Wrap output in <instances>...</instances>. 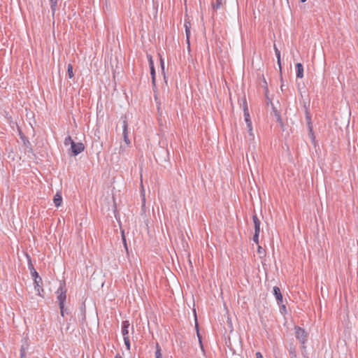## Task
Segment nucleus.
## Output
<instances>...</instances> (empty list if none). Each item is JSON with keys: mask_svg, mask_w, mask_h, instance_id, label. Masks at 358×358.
<instances>
[{"mask_svg": "<svg viewBox=\"0 0 358 358\" xmlns=\"http://www.w3.org/2000/svg\"><path fill=\"white\" fill-rule=\"evenodd\" d=\"M129 322L127 320H124L122 322V334L123 337L124 336H129Z\"/></svg>", "mask_w": 358, "mask_h": 358, "instance_id": "9", "label": "nucleus"}, {"mask_svg": "<svg viewBox=\"0 0 358 358\" xmlns=\"http://www.w3.org/2000/svg\"><path fill=\"white\" fill-rule=\"evenodd\" d=\"M296 78H302L303 76V66L301 63L296 64Z\"/></svg>", "mask_w": 358, "mask_h": 358, "instance_id": "12", "label": "nucleus"}, {"mask_svg": "<svg viewBox=\"0 0 358 358\" xmlns=\"http://www.w3.org/2000/svg\"><path fill=\"white\" fill-rule=\"evenodd\" d=\"M155 357L156 358H162V355L161 353V349H160V347L159 346L158 343H157V345H156Z\"/></svg>", "mask_w": 358, "mask_h": 358, "instance_id": "19", "label": "nucleus"}, {"mask_svg": "<svg viewBox=\"0 0 358 358\" xmlns=\"http://www.w3.org/2000/svg\"><path fill=\"white\" fill-rule=\"evenodd\" d=\"M259 232H255V234L252 238L253 241L257 245H259Z\"/></svg>", "mask_w": 358, "mask_h": 358, "instance_id": "26", "label": "nucleus"}, {"mask_svg": "<svg viewBox=\"0 0 358 358\" xmlns=\"http://www.w3.org/2000/svg\"><path fill=\"white\" fill-rule=\"evenodd\" d=\"M273 293L276 299L278 304L280 305L283 301H282V295L281 294L280 288L278 287L275 286L273 289Z\"/></svg>", "mask_w": 358, "mask_h": 358, "instance_id": "7", "label": "nucleus"}, {"mask_svg": "<svg viewBox=\"0 0 358 358\" xmlns=\"http://www.w3.org/2000/svg\"><path fill=\"white\" fill-rule=\"evenodd\" d=\"M185 31H186L187 41H189V35L190 31H189V28L187 27V24H185Z\"/></svg>", "mask_w": 358, "mask_h": 358, "instance_id": "31", "label": "nucleus"}, {"mask_svg": "<svg viewBox=\"0 0 358 358\" xmlns=\"http://www.w3.org/2000/svg\"><path fill=\"white\" fill-rule=\"evenodd\" d=\"M72 142H74V141H73L71 137L70 136H69L65 138L64 143L65 145H69V144L71 145H72Z\"/></svg>", "mask_w": 358, "mask_h": 358, "instance_id": "24", "label": "nucleus"}, {"mask_svg": "<svg viewBox=\"0 0 358 358\" xmlns=\"http://www.w3.org/2000/svg\"><path fill=\"white\" fill-rule=\"evenodd\" d=\"M115 358H122V357L120 354H117Z\"/></svg>", "mask_w": 358, "mask_h": 358, "instance_id": "37", "label": "nucleus"}, {"mask_svg": "<svg viewBox=\"0 0 358 358\" xmlns=\"http://www.w3.org/2000/svg\"><path fill=\"white\" fill-rule=\"evenodd\" d=\"M222 5V0H216L215 3H213V8L214 10H217L220 8Z\"/></svg>", "mask_w": 358, "mask_h": 358, "instance_id": "22", "label": "nucleus"}, {"mask_svg": "<svg viewBox=\"0 0 358 358\" xmlns=\"http://www.w3.org/2000/svg\"><path fill=\"white\" fill-rule=\"evenodd\" d=\"M66 313H68L67 311H66V309H65V308L64 307V315Z\"/></svg>", "mask_w": 358, "mask_h": 358, "instance_id": "38", "label": "nucleus"}, {"mask_svg": "<svg viewBox=\"0 0 358 358\" xmlns=\"http://www.w3.org/2000/svg\"><path fill=\"white\" fill-rule=\"evenodd\" d=\"M260 84L266 91L268 90L267 83L264 76H262V83Z\"/></svg>", "mask_w": 358, "mask_h": 358, "instance_id": "27", "label": "nucleus"}, {"mask_svg": "<svg viewBox=\"0 0 358 358\" xmlns=\"http://www.w3.org/2000/svg\"><path fill=\"white\" fill-rule=\"evenodd\" d=\"M67 74L69 78H72L73 77V66L71 64H69L68 65Z\"/></svg>", "mask_w": 358, "mask_h": 358, "instance_id": "18", "label": "nucleus"}, {"mask_svg": "<svg viewBox=\"0 0 358 358\" xmlns=\"http://www.w3.org/2000/svg\"><path fill=\"white\" fill-rule=\"evenodd\" d=\"M150 74H151L152 77H154V76H155V67H154L153 62H152L151 57L150 59Z\"/></svg>", "mask_w": 358, "mask_h": 358, "instance_id": "21", "label": "nucleus"}, {"mask_svg": "<svg viewBox=\"0 0 358 358\" xmlns=\"http://www.w3.org/2000/svg\"><path fill=\"white\" fill-rule=\"evenodd\" d=\"M243 111H244V117H245V121L246 122V125L250 126V124L252 123V121L250 120V114H249V111H248L246 103H244Z\"/></svg>", "mask_w": 358, "mask_h": 358, "instance_id": "10", "label": "nucleus"}, {"mask_svg": "<svg viewBox=\"0 0 358 358\" xmlns=\"http://www.w3.org/2000/svg\"><path fill=\"white\" fill-rule=\"evenodd\" d=\"M256 357H257V358H264V357H263V356H262V354H261V352H257L256 353Z\"/></svg>", "mask_w": 358, "mask_h": 358, "instance_id": "34", "label": "nucleus"}, {"mask_svg": "<svg viewBox=\"0 0 358 358\" xmlns=\"http://www.w3.org/2000/svg\"><path fill=\"white\" fill-rule=\"evenodd\" d=\"M34 280V287L35 289L37 291V294L38 296H43L42 293L43 292V289L42 288L43 285V280L42 278L38 275L37 278L36 277L33 278Z\"/></svg>", "mask_w": 358, "mask_h": 358, "instance_id": "5", "label": "nucleus"}, {"mask_svg": "<svg viewBox=\"0 0 358 358\" xmlns=\"http://www.w3.org/2000/svg\"><path fill=\"white\" fill-rule=\"evenodd\" d=\"M247 129H248V134L250 136V138L252 139L254 138V134L252 133V123L250 124V126L247 125Z\"/></svg>", "mask_w": 358, "mask_h": 358, "instance_id": "23", "label": "nucleus"}, {"mask_svg": "<svg viewBox=\"0 0 358 358\" xmlns=\"http://www.w3.org/2000/svg\"><path fill=\"white\" fill-rule=\"evenodd\" d=\"M294 330L296 339L299 341L301 345L306 344L308 337V334L306 331L300 327H295Z\"/></svg>", "mask_w": 358, "mask_h": 358, "instance_id": "2", "label": "nucleus"}, {"mask_svg": "<svg viewBox=\"0 0 358 358\" xmlns=\"http://www.w3.org/2000/svg\"><path fill=\"white\" fill-rule=\"evenodd\" d=\"M301 355L303 358H309L306 344L301 345Z\"/></svg>", "mask_w": 358, "mask_h": 358, "instance_id": "17", "label": "nucleus"}, {"mask_svg": "<svg viewBox=\"0 0 358 358\" xmlns=\"http://www.w3.org/2000/svg\"><path fill=\"white\" fill-rule=\"evenodd\" d=\"M252 220L254 223L255 232H260V220L256 214L253 215Z\"/></svg>", "mask_w": 358, "mask_h": 358, "instance_id": "11", "label": "nucleus"}, {"mask_svg": "<svg viewBox=\"0 0 358 358\" xmlns=\"http://www.w3.org/2000/svg\"><path fill=\"white\" fill-rule=\"evenodd\" d=\"M280 306V310L281 313H284L286 312V306L285 305L282 304V303L279 305Z\"/></svg>", "mask_w": 358, "mask_h": 358, "instance_id": "29", "label": "nucleus"}, {"mask_svg": "<svg viewBox=\"0 0 358 358\" xmlns=\"http://www.w3.org/2000/svg\"><path fill=\"white\" fill-rule=\"evenodd\" d=\"M196 329H198V324H196ZM197 336H198V338H199V340L200 345H201V346L202 347V344H201V336H200V334H199V330H197Z\"/></svg>", "mask_w": 358, "mask_h": 358, "instance_id": "32", "label": "nucleus"}, {"mask_svg": "<svg viewBox=\"0 0 358 358\" xmlns=\"http://www.w3.org/2000/svg\"><path fill=\"white\" fill-rule=\"evenodd\" d=\"M289 355L290 358H298L296 354V348L294 345H290L288 349Z\"/></svg>", "mask_w": 358, "mask_h": 358, "instance_id": "13", "label": "nucleus"}, {"mask_svg": "<svg viewBox=\"0 0 358 358\" xmlns=\"http://www.w3.org/2000/svg\"><path fill=\"white\" fill-rule=\"evenodd\" d=\"M257 252L259 255H264L265 250L260 245H258Z\"/></svg>", "mask_w": 358, "mask_h": 358, "instance_id": "30", "label": "nucleus"}, {"mask_svg": "<svg viewBox=\"0 0 358 358\" xmlns=\"http://www.w3.org/2000/svg\"><path fill=\"white\" fill-rule=\"evenodd\" d=\"M27 258H28V267H29V269L30 271V273L32 276V278H34V277H38V272L36 271V269L34 268L32 263H31V258L29 255H27Z\"/></svg>", "mask_w": 358, "mask_h": 358, "instance_id": "8", "label": "nucleus"}, {"mask_svg": "<svg viewBox=\"0 0 358 358\" xmlns=\"http://www.w3.org/2000/svg\"><path fill=\"white\" fill-rule=\"evenodd\" d=\"M123 149V147L122 145L120 146V150H122Z\"/></svg>", "mask_w": 358, "mask_h": 358, "instance_id": "40", "label": "nucleus"}, {"mask_svg": "<svg viewBox=\"0 0 358 358\" xmlns=\"http://www.w3.org/2000/svg\"><path fill=\"white\" fill-rule=\"evenodd\" d=\"M85 149V145L83 143H75L72 142V145H71V155L73 156H76L81 153Z\"/></svg>", "mask_w": 358, "mask_h": 358, "instance_id": "3", "label": "nucleus"}, {"mask_svg": "<svg viewBox=\"0 0 358 358\" xmlns=\"http://www.w3.org/2000/svg\"><path fill=\"white\" fill-rule=\"evenodd\" d=\"M123 339H124V344L127 347V349L130 350V341H129V336H124V337H123Z\"/></svg>", "mask_w": 358, "mask_h": 358, "instance_id": "25", "label": "nucleus"}, {"mask_svg": "<svg viewBox=\"0 0 358 358\" xmlns=\"http://www.w3.org/2000/svg\"><path fill=\"white\" fill-rule=\"evenodd\" d=\"M161 66H162V70L164 71V61L162 59H161Z\"/></svg>", "mask_w": 358, "mask_h": 358, "instance_id": "36", "label": "nucleus"}, {"mask_svg": "<svg viewBox=\"0 0 358 358\" xmlns=\"http://www.w3.org/2000/svg\"><path fill=\"white\" fill-rule=\"evenodd\" d=\"M20 358H26L25 348L22 345L20 349Z\"/></svg>", "mask_w": 358, "mask_h": 358, "instance_id": "28", "label": "nucleus"}, {"mask_svg": "<svg viewBox=\"0 0 358 358\" xmlns=\"http://www.w3.org/2000/svg\"><path fill=\"white\" fill-rule=\"evenodd\" d=\"M275 116L276 117L277 122L280 124L281 127L283 128L284 123L282 119L280 117V113L277 110H274Z\"/></svg>", "mask_w": 358, "mask_h": 358, "instance_id": "16", "label": "nucleus"}, {"mask_svg": "<svg viewBox=\"0 0 358 358\" xmlns=\"http://www.w3.org/2000/svg\"><path fill=\"white\" fill-rule=\"evenodd\" d=\"M152 83L154 86H155V76L152 77Z\"/></svg>", "mask_w": 358, "mask_h": 358, "instance_id": "35", "label": "nucleus"}, {"mask_svg": "<svg viewBox=\"0 0 358 358\" xmlns=\"http://www.w3.org/2000/svg\"><path fill=\"white\" fill-rule=\"evenodd\" d=\"M57 5V0H50V8L53 13L55 12Z\"/></svg>", "mask_w": 358, "mask_h": 358, "instance_id": "20", "label": "nucleus"}, {"mask_svg": "<svg viewBox=\"0 0 358 358\" xmlns=\"http://www.w3.org/2000/svg\"><path fill=\"white\" fill-rule=\"evenodd\" d=\"M274 50L275 54L278 59V64L279 66L280 70H281V62H280V51L277 48L276 45L274 44Z\"/></svg>", "mask_w": 358, "mask_h": 358, "instance_id": "15", "label": "nucleus"}, {"mask_svg": "<svg viewBox=\"0 0 358 358\" xmlns=\"http://www.w3.org/2000/svg\"><path fill=\"white\" fill-rule=\"evenodd\" d=\"M122 241H123V243L124 245L125 248L127 250V243H126V239H125V236H124V234H122Z\"/></svg>", "mask_w": 358, "mask_h": 358, "instance_id": "33", "label": "nucleus"}, {"mask_svg": "<svg viewBox=\"0 0 358 358\" xmlns=\"http://www.w3.org/2000/svg\"><path fill=\"white\" fill-rule=\"evenodd\" d=\"M122 134H123V138L124 141L126 143L127 145L130 144V140L129 139V131H128V123L127 120V117H122Z\"/></svg>", "mask_w": 358, "mask_h": 358, "instance_id": "4", "label": "nucleus"}, {"mask_svg": "<svg viewBox=\"0 0 358 358\" xmlns=\"http://www.w3.org/2000/svg\"><path fill=\"white\" fill-rule=\"evenodd\" d=\"M300 1H301V2H303H303H305V1H306V0H300Z\"/></svg>", "mask_w": 358, "mask_h": 358, "instance_id": "39", "label": "nucleus"}, {"mask_svg": "<svg viewBox=\"0 0 358 358\" xmlns=\"http://www.w3.org/2000/svg\"><path fill=\"white\" fill-rule=\"evenodd\" d=\"M56 293L57 294V301L59 302L60 313L64 317V305L66 299V289L65 288L64 283L61 284Z\"/></svg>", "mask_w": 358, "mask_h": 358, "instance_id": "1", "label": "nucleus"}, {"mask_svg": "<svg viewBox=\"0 0 358 358\" xmlns=\"http://www.w3.org/2000/svg\"><path fill=\"white\" fill-rule=\"evenodd\" d=\"M306 119H307V121H308V136H309V138L311 139L312 142L313 143H315V135H314V132H313V126L311 124V122H310V117L307 115H306Z\"/></svg>", "mask_w": 358, "mask_h": 358, "instance_id": "6", "label": "nucleus"}, {"mask_svg": "<svg viewBox=\"0 0 358 358\" xmlns=\"http://www.w3.org/2000/svg\"><path fill=\"white\" fill-rule=\"evenodd\" d=\"M54 203L55 206L59 207L61 206L62 202V197L59 193H57L53 199Z\"/></svg>", "mask_w": 358, "mask_h": 358, "instance_id": "14", "label": "nucleus"}]
</instances>
